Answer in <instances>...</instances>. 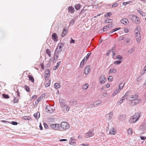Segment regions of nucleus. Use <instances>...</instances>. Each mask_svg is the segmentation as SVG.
Listing matches in <instances>:
<instances>
[{
	"instance_id": "nucleus-1",
	"label": "nucleus",
	"mask_w": 146,
	"mask_h": 146,
	"mask_svg": "<svg viewBox=\"0 0 146 146\" xmlns=\"http://www.w3.org/2000/svg\"><path fill=\"white\" fill-rule=\"evenodd\" d=\"M140 116V113L138 112L135 114V115L130 117L129 122L130 123L136 122L139 119Z\"/></svg>"
},
{
	"instance_id": "nucleus-2",
	"label": "nucleus",
	"mask_w": 146,
	"mask_h": 146,
	"mask_svg": "<svg viewBox=\"0 0 146 146\" xmlns=\"http://www.w3.org/2000/svg\"><path fill=\"white\" fill-rule=\"evenodd\" d=\"M128 17L134 23L136 24H139L140 23V20L139 17L135 15H129Z\"/></svg>"
},
{
	"instance_id": "nucleus-3",
	"label": "nucleus",
	"mask_w": 146,
	"mask_h": 146,
	"mask_svg": "<svg viewBox=\"0 0 146 146\" xmlns=\"http://www.w3.org/2000/svg\"><path fill=\"white\" fill-rule=\"evenodd\" d=\"M70 127L69 124L65 121L61 122L60 125L59 126L60 131H64L69 129Z\"/></svg>"
},
{
	"instance_id": "nucleus-4",
	"label": "nucleus",
	"mask_w": 146,
	"mask_h": 146,
	"mask_svg": "<svg viewBox=\"0 0 146 146\" xmlns=\"http://www.w3.org/2000/svg\"><path fill=\"white\" fill-rule=\"evenodd\" d=\"M94 135V130L90 129V131L84 134V137L86 138H88L92 137Z\"/></svg>"
},
{
	"instance_id": "nucleus-5",
	"label": "nucleus",
	"mask_w": 146,
	"mask_h": 146,
	"mask_svg": "<svg viewBox=\"0 0 146 146\" xmlns=\"http://www.w3.org/2000/svg\"><path fill=\"white\" fill-rule=\"evenodd\" d=\"M138 94L136 93L134 95H131L129 98L128 99L129 101H134L138 100Z\"/></svg>"
},
{
	"instance_id": "nucleus-6",
	"label": "nucleus",
	"mask_w": 146,
	"mask_h": 146,
	"mask_svg": "<svg viewBox=\"0 0 146 146\" xmlns=\"http://www.w3.org/2000/svg\"><path fill=\"white\" fill-rule=\"evenodd\" d=\"M50 126L51 128L54 130H59L60 124H51Z\"/></svg>"
},
{
	"instance_id": "nucleus-7",
	"label": "nucleus",
	"mask_w": 146,
	"mask_h": 146,
	"mask_svg": "<svg viewBox=\"0 0 146 146\" xmlns=\"http://www.w3.org/2000/svg\"><path fill=\"white\" fill-rule=\"evenodd\" d=\"M45 110L46 112L50 113H53L54 111V110L52 108V107L48 105L46 106Z\"/></svg>"
},
{
	"instance_id": "nucleus-8",
	"label": "nucleus",
	"mask_w": 146,
	"mask_h": 146,
	"mask_svg": "<svg viewBox=\"0 0 146 146\" xmlns=\"http://www.w3.org/2000/svg\"><path fill=\"white\" fill-rule=\"evenodd\" d=\"M61 107L62 108V110L64 112H67L70 109V107L66 104H62Z\"/></svg>"
},
{
	"instance_id": "nucleus-9",
	"label": "nucleus",
	"mask_w": 146,
	"mask_h": 146,
	"mask_svg": "<svg viewBox=\"0 0 146 146\" xmlns=\"http://www.w3.org/2000/svg\"><path fill=\"white\" fill-rule=\"evenodd\" d=\"M113 115L112 112H110L106 114L105 117L106 119L108 121H110L112 118Z\"/></svg>"
},
{
	"instance_id": "nucleus-10",
	"label": "nucleus",
	"mask_w": 146,
	"mask_h": 146,
	"mask_svg": "<svg viewBox=\"0 0 146 146\" xmlns=\"http://www.w3.org/2000/svg\"><path fill=\"white\" fill-rule=\"evenodd\" d=\"M90 71V66L89 65L87 66L86 67L84 71V73L86 75L88 74Z\"/></svg>"
},
{
	"instance_id": "nucleus-11",
	"label": "nucleus",
	"mask_w": 146,
	"mask_h": 146,
	"mask_svg": "<svg viewBox=\"0 0 146 146\" xmlns=\"http://www.w3.org/2000/svg\"><path fill=\"white\" fill-rule=\"evenodd\" d=\"M50 72L49 69H47L45 70V80H47L48 78L50 76Z\"/></svg>"
},
{
	"instance_id": "nucleus-12",
	"label": "nucleus",
	"mask_w": 146,
	"mask_h": 146,
	"mask_svg": "<svg viewBox=\"0 0 146 146\" xmlns=\"http://www.w3.org/2000/svg\"><path fill=\"white\" fill-rule=\"evenodd\" d=\"M99 80L100 83L103 84L106 81V79L104 76L102 75L100 77Z\"/></svg>"
},
{
	"instance_id": "nucleus-13",
	"label": "nucleus",
	"mask_w": 146,
	"mask_h": 146,
	"mask_svg": "<svg viewBox=\"0 0 146 146\" xmlns=\"http://www.w3.org/2000/svg\"><path fill=\"white\" fill-rule=\"evenodd\" d=\"M119 120L122 121H124L126 118V115L124 114H121L118 117Z\"/></svg>"
},
{
	"instance_id": "nucleus-14",
	"label": "nucleus",
	"mask_w": 146,
	"mask_h": 146,
	"mask_svg": "<svg viewBox=\"0 0 146 146\" xmlns=\"http://www.w3.org/2000/svg\"><path fill=\"white\" fill-rule=\"evenodd\" d=\"M52 39L54 42H56L58 40V36L57 34L56 33L52 34Z\"/></svg>"
},
{
	"instance_id": "nucleus-15",
	"label": "nucleus",
	"mask_w": 146,
	"mask_h": 146,
	"mask_svg": "<svg viewBox=\"0 0 146 146\" xmlns=\"http://www.w3.org/2000/svg\"><path fill=\"white\" fill-rule=\"evenodd\" d=\"M68 12L71 14H72L74 13L75 10L73 7L71 6H69L68 8Z\"/></svg>"
},
{
	"instance_id": "nucleus-16",
	"label": "nucleus",
	"mask_w": 146,
	"mask_h": 146,
	"mask_svg": "<svg viewBox=\"0 0 146 146\" xmlns=\"http://www.w3.org/2000/svg\"><path fill=\"white\" fill-rule=\"evenodd\" d=\"M121 22L123 24L127 25L129 23L128 20L127 19L124 18L123 19L121 20Z\"/></svg>"
},
{
	"instance_id": "nucleus-17",
	"label": "nucleus",
	"mask_w": 146,
	"mask_h": 146,
	"mask_svg": "<svg viewBox=\"0 0 146 146\" xmlns=\"http://www.w3.org/2000/svg\"><path fill=\"white\" fill-rule=\"evenodd\" d=\"M50 81L48 79V78L47 80H45L44 85L46 87H49L50 85Z\"/></svg>"
},
{
	"instance_id": "nucleus-18",
	"label": "nucleus",
	"mask_w": 146,
	"mask_h": 146,
	"mask_svg": "<svg viewBox=\"0 0 146 146\" xmlns=\"http://www.w3.org/2000/svg\"><path fill=\"white\" fill-rule=\"evenodd\" d=\"M91 54V53H88V54L86 56V57H85L84 59L82 60V62H86V61L88 59V58L90 56V54Z\"/></svg>"
},
{
	"instance_id": "nucleus-19",
	"label": "nucleus",
	"mask_w": 146,
	"mask_h": 146,
	"mask_svg": "<svg viewBox=\"0 0 146 146\" xmlns=\"http://www.w3.org/2000/svg\"><path fill=\"white\" fill-rule=\"evenodd\" d=\"M110 133L111 135H115L116 133V131L115 129L112 128L110 131Z\"/></svg>"
},
{
	"instance_id": "nucleus-20",
	"label": "nucleus",
	"mask_w": 146,
	"mask_h": 146,
	"mask_svg": "<svg viewBox=\"0 0 146 146\" xmlns=\"http://www.w3.org/2000/svg\"><path fill=\"white\" fill-rule=\"evenodd\" d=\"M34 116L36 119H38L40 117V113L39 112H37L34 114Z\"/></svg>"
},
{
	"instance_id": "nucleus-21",
	"label": "nucleus",
	"mask_w": 146,
	"mask_h": 146,
	"mask_svg": "<svg viewBox=\"0 0 146 146\" xmlns=\"http://www.w3.org/2000/svg\"><path fill=\"white\" fill-rule=\"evenodd\" d=\"M131 39L129 38H125L124 40V42L126 44H128L130 42Z\"/></svg>"
},
{
	"instance_id": "nucleus-22",
	"label": "nucleus",
	"mask_w": 146,
	"mask_h": 146,
	"mask_svg": "<svg viewBox=\"0 0 146 146\" xmlns=\"http://www.w3.org/2000/svg\"><path fill=\"white\" fill-rule=\"evenodd\" d=\"M120 91V89L118 88L116 89L112 94V96H114L116 95Z\"/></svg>"
},
{
	"instance_id": "nucleus-23",
	"label": "nucleus",
	"mask_w": 146,
	"mask_h": 146,
	"mask_svg": "<svg viewBox=\"0 0 146 146\" xmlns=\"http://www.w3.org/2000/svg\"><path fill=\"white\" fill-rule=\"evenodd\" d=\"M69 143L70 145H73L75 143V139H72L71 138L69 141Z\"/></svg>"
},
{
	"instance_id": "nucleus-24",
	"label": "nucleus",
	"mask_w": 146,
	"mask_h": 146,
	"mask_svg": "<svg viewBox=\"0 0 146 146\" xmlns=\"http://www.w3.org/2000/svg\"><path fill=\"white\" fill-rule=\"evenodd\" d=\"M140 102H141V100H139V99L137 100H135V101L134 102H131V104H133V105H136V104L139 103Z\"/></svg>"
},
{
	"instance_id": "nucleus-25",
	"label": "nucleus",
	"mask_w": 146,
	"mask_h": 146,
	"mask_svg": "<svg viewBox=\"0 0 146 146\" xmlns=\"http://www.w3.org/2000/svg\"><path fill=\"white\" fill-rule=\"evenodd\" d=\"M28 77L30 80L32 82H34V79L33 77L30 75H29Z\"/></svg>"
},
{
	"instance_id": "nucleus-26",
	"label": "nucleus",
	"mask_w": 146,
	"mask_h": 146,
	"mask_svg": "<svg viewBox=\"0 0 146 146\" xmlns=\"http://www.w3.org/2000/svg\"><path fill=\"white\" fill-rule=\"evenodd\" d=\"M81 6V5L80 4H78L75 5L74 7L76 10H78L80 9Z\"/></svg>"
},
{
	"instance_id": "nucleus-27",
	"label": "nucleus",
	"mask_w": 146,
	"mask_h": 146,
	"mask_svg": "<svg viewBox=\"0 0 146 146\" xmlns=\"http://www.w3.org/2000/svg\"><path fill=\"white\" fill-rule=\"evenodd\" d=\"M89 86V84H86L83 85L82 88L83 90H86L88 88Z\"/></svg>"
},
{
	"instance_id": "nucleus-28",
	"label": "nucleus",
	"mask_w": 146,
	"mask_h": 146,
	"mask_svg": "<svg viewBox=\"0 0 146 146\" xmlns=\"http://www.w3.org/2000/svg\"><path fill=\"white\" fill-rule=\"evenodd\" d=\"M120 29V28H115L114 29H113L110 32H109V33L110 34L114 32H115L117 31H118V30H119Z\"/></svg>"
},
{
	"instance_id": "nucleus-29",
	"label": "nucleus",
	"mask_w": 146,
	"mask_h": 146,
	"mask_svg": "<svg viewBox=\"0 0 146 146\" xmlns=\"http://www.w3.org/2000/svg\"><path fill=\"white\" fill-rule=\"evenodd\" d=\"M61 50H61L60 49L58 48V47H57L55 50V51L54 52V53H56V54H59L61 52Z\"/></svg>"
},
{
	"instance_id": "nucleus-30",
	"label": "nucleus",
	"mask_w": 146,
	"mask_h": 146,
	"mask_svg": "<svg viewBox=\"0 0 146 146\" xmlns=\"http://www.w3.org/2000/svg\"><path fill=\"white\" fill-rule=\"evenodd\" d=\"M129 93V91L127 92L123 96L124 98L126 99L127 100H128V99H127V97L128 96Z\"/></svg>"
},
{
	"instance_id": "nucleus-31",
	"label": "nucleus",
	"mask_w": 146,
	"mask_h": 146,
	"mask_svg": "<svg viewBox=\"0 0 146 146\" xmlns=\"http://www.w3.org/2000/svg\"><path fill=\"white\" fill-rule=\"evenodd\" d=\"M54 86L56 88L58 89L60 87V85L59 84L56 83L54 84Z\"/></svg>"
},
{
	"instance_id": "nucleus-32",
	"label": "nucleus",
	"mask_w": 146,
	"mask_h": 146,
	"mask_svg": "<svg viewBox=\"0 0 146 146\" xmlns=\"http://www.w3.org/2000/svg\"><path fill=\"white\" fill-rule=\"evenodd\" d=\"M112 15V13L109 12L107 13L104 15L105 17H108L111 15Z\"/></svg>"
},
{
	"instance_id": "nucleus-33",
	"label": "nucleus",
	"mask_w": 146,
	"mask_h": 146,
	"mask_svg": "<svg viewBox=\"0 0 146 146\" xmlns=\"http://www.w3.org/2000/svg\"><path fill=\"white\" fill-rule=\"evenodd\" d=\"M96 106L94 102L92 104L88 106V107L90 108H94Z\"/></svg>"
},
{
	"instance_id": "nucleus-34",
	"label": "nucleus",
	"mask_w": 146,
	"mask_h": 146,
	"mask_svg": "<svg viewBox=\"0 0 146 146\" xmlns=\"http://www.w3.org/2000/svg\"><path fill=\"white\" fill-rule=\"evenodd\" d=\"M64 46L63 44L62 43H61L60 44H59L57 47H58V48L62 50V48Z\"/></svg>"
},
{
	"instance_id": "nucleus-35",
	"label": "nucleus",
	"mask_w": 146,
	"mask_h": 146,
	"mask_svg": "<svg viewBox=\"0 0 146 146\" xmlns=\"http://www.w3.org/2000/svg\"><path fill=\"white\" fill-rule=\"evenodd\" d=\"M122 62L121 60H117L113 62V64L115 65H118L120 64Z\"/></svg>"
},
{
	"instance_id": "nucleus-36",
	"label": "nucleus",
	"mask_w": 146,
	"mask_h": 146,
	"mask_svg": "<svg viewBox=\"0 0 146 146\" xmlns=\"http://www.w3.org/2000/svg\"><path fill=\"white\" fill-rule=\"evenodd\" d=\"M124 84H123L122 82H121L119 85V88L118 89H120V90H121V89H122L124 86Z\"/></svg>"
},
{
	"instance_id": "nucleus-37",
	"label": "nucleus",
	"mask_w": 146,
	"mask_h": 146,
	"mask_svg": "<svg viewBox=\"0 0 146 146\" xmlns=\"http://www.w3.org/2000/svg\"><path fill=\"white\" fill-rule=\"evenodd\" d=\"M112 20L111 19H107L105 20V22L107 23H111L112 22Z\"/></svg>"
},
{
	"instance_id": "nucleus-38",
	"label": "nucleus",
	"mask_w": 146,
	"mask_h": 146,
	"mask_svg": "<svg viewBox=\"0 0 146 146\" xmlns=\"http://www.w3.org/2000/svg\"><path fill=\"white\" fill-rule=\"evenodd\" d=\"M67 30L65 29H64L63 32L62 33V34H61V36L62 37H64L67 33Z\"/></svg>"
},
{
	"instance_id": "nucleus-39",
	"label": "nucleus",
	"mask_w": 146,
	"mask_h": 146,
	"mask_svg": "<svg viewBox=\"0 0 146 146\" xmlns=\"http://www.w3.org/2000/svg\"><path fill=\"white\" fill-rule=\"evenodd\" d=\"M58 54L55 53H54V59L56 60H58Z\"/></svg>"
},
{
	"instance_id": "nucleus-40",
	"label": "nucleus",
	"mask_w": 146,
	"mask_h": 146,
	"mask_svg": "<svg viewBox=\"0 0 146 146\" xmlns=\"http://www.w3.org/2000/svg\"><path fill=\"white\" fill-rule=\"evenodd\" d=\"M116 59H119L121 60L123 59V57L120 55H118L115 56Z\"/></svg>"
},
{
	"instance_id": "nucleus-41",
	"label": "nucleus",
	"mask_w": 146,
	"mask_h": 146,
	"mask_svg": "<svg viewBox=\"0 0 146 146\" xmlns=\"http://www.w3.org/2000/svg\"><path fill=\"white\" fill-rule=\"evenodd\" d=\"M46 53L50 57L51 56L50 52L49 49H47L46 50Z\"/></svg>"
},
{
	"instance_id": "nucleus-42",
	"label": "nucleus",
	"mask_w": 146,
	"mask_h": 146,
	"mask_svg": "<svg viewBox=\"0 0 146 146\" xmlns=\"http://www.w3.org/2000/svg\"><path fill=\"white\" fill-rule=\"evenodd\" d=\"M74 19H72L71 20L70 22L69 23V25L72 26L74 24Z\"/></svg>"
},
{
	"instance_id": "nucleus-43",
	"label": "nucleus",
	"mask_w": 146,
	"mask_h": 146,
	"mask_svg": "<svg viewBox=\"0 0 146 146\" xmlns=\"http://www.w3.org/2000/svg\"><path fill=\"white\" fill-rule=\"evenodd\" d=\"M124 98H125L123 96L121 98L120 100H119L118 102V103H119L120 104H121L123 102V101L124 100Z\"/></svg>"
},
{
	"instance_id": "nucleus-44",
	"label": "nucleus",
	"mask_w": 146,
	"mask_h": 146,
	"mask_svg": "<svg viewBox=\"0 0 146 146\" xmlns=\"http://www.w3.org/2000/svg\"><path fill=\"white\" fill-rule=\"evenodd\" d=\"M6 99H8L9 98V96L8 95L5 94H3L2 95Z\"/></svg>"
},
{
	"instance_id": "nucleus-45",
	"label": "nucleus",
	"mask_w": 146,
	"mask_h": 146,
	"mask_svg": "<svg viewBox=\"0 0 146 146\" xmlns=\"http://www.w3.org/2000/svg\"><path fill=\"white\" fill-rule=\"evenodd\" d=\"M137 11L142 16L144 15V13L140 9L137 10Z\"/></svg>"
},
{
	"instance_id": "nucleus-46",
	"label": "nucleus",
	"mask_w": 146,
	"mask_h": 146,
	"mask_svg": "<svg viewBox=\"0 0 146 146\" xmlns=\"http://www.w3.org/2000/svg\"><path fill=\"white\" fill-rule=\"evenodd\" d=\"M128 133L129 134H131L133 132L132 130L131 129L129 128L128 130Z\"/></svg>"
},
{
	"instance_id": "nucleus-47",
	"label": "nucleus",
	"mask_w": 146,
	"mask_h": 146,
	"mask_svg": "<svg viewBox=\"0 0 146 146\" xmlns=\"http://www.w3.org/2000/svg\"><path fill=\"white\" fill-rule=\"evenodd\" d=\"M94 103L96 104V106H97V105H99L100 104H101L102 103V101L100 100H99L98 101H96L94 102Z\"/></svg>"
},
{
	"instance_id": "nucleus-48",
	"label": "nucleus",
	"mask_w": 146,
	"mask_h": 146,
	"mask_svg": "<svg viewBox=\"0 0 146 146\" xmlns=\"http://www.w3.org/2000/svg\"><path fill=\"white\" fill-rule=\"evenodd\" d=\"M131 2V1H130L127 2H123V5H126L127 4L130 3Z\"/></svg>"
},
{
	"instance_id": "nucleus-49",
	"label": "nucleus",
	"mask_w": 146,
	"mask_h": 146,
	"mask_svg": "<svg viewBox=\"0 0 146 146\" xmlns=\"http://www.w3.org/2000/svg\"><path fill=\"white\" fill-rule=\"evenodd\" d=\"M103 30L104 31H106L107 30H108L109 29L108 28V25L105 26L103 28Z\"/></svg>"
},
{
	"instance_id": "nucleus-50",
	"label": "nucleus",
	"mask_w": 146,
	"mask_h": 146,
	"mask_svg": "<svg viewBox=\"0 0 146 146\" xmlns=\"http://www.w3.org/2000/svg\"><path fill=\"white\" fill-rule=\"evenodd\" d=\"M135 36H140V32L139 31H136V32L135 31Z\"/></svg>"
},
{
	"instance_id": "nucleus-51",
	"label": "nucleus",
	"mask_w": 146,
	"mask_h": 146,
	"mask_svg": "<svg viewBox=\"0 0 146 146\" xmlns=\"http://www.w3.org/2000/svg\"><path fill=\"white\" fill-rule=\"evenodd\" d=\"M23 118L25 120H29L31 117L29 116H25L23 117Z\"/></svg>"
},
{
	"instance_id": "nucleus-52",
	"label": "nucleus",
	"mask_w": 146,
	"mask_h": 146,
	"mask_svg": "<svg viewBox=\"0 0 146 146\" xmlns=\"http://www.w3.org/2000/svg\"><path fill=\"white\" fill-rule=\"evenodd\" d=\"M142 78L141 76L138 77L137 78V81L138 82L140 81L142 79Z\"/></svg>"
},
{
	"instance_id": "nucleus-53",
	"label": "nucleus",
	"mask_w": 146,
	"mask_h": 146,
	"mask_svg": "<svg viewBox=\"0 0 146 146\" xmlns=\"http://www.w3.org/2000/svg\"><path fill=\"white\" fill-rule=\"evenodd\" d=\"M25 88L26 90L28 92H29V87L27 86H25Z\"/></svg>"
},
{
	"instance_id": "nucleus-54",
	"label": "nucleus",
	"mask_w": 146,
	"mask_h": 146,
	"mask_svg": "<svg viewBox=\"0 0 146 146\" xmlns=\"http://www.w3.org/2000/svg\"><path fill=\"white\" fill-rule=\"evenodd\" d=\"M113 80V77L112 76H110L108 79V80L109 81H111Z\"/></svg>"
},
{
	"instance_id": "nucleus-55",
	"label": "nucleus",
	"mask_w": 146,
	"mask_h": 146,
	"mask_svg": "<svg viewBox=\"0 0 146 146\" xmlns=\"http://www.w3.org/2000/svg\"><path fill=\"white\" fill-rule=\"evenodd\" d=\"M86 62H82V61L80 63V66L81 67V68L83 67L84 66V63H86Z\"/></svg>"
},
{
	"instance_id": "nucleus-56",
	"label": "nucleus",
	"mask_w": 146,
	"mask_h": 146,
	"mask_svg": "<svg viewBox=\"0 0 146 146\" xmlns=\"http://www.w3.org/2000/svg\"><path fill=\"white\" fill-rule=\"evenodd\" d=\"M108 26V29H110L113 27V25L112 24L110 23L109 24Z\"/></svg>"
},
{
	"instance_id": "nucleus-57",
	"label": "nucleus",
	"mask_w": 146,
	"mask_h": 146,
	"mask_svg": "<svg viewBox=\"0 0 146 146\" xmlns=\"http://www.w3.org/2000/svg\"><path fill=\"white\" fill-rule=\"evenodd\" d=\"M11 124L13 125H17L18 124V123L16 121H12Z\"/></svg>"
},
{
	"instance_id": "nucleus-58",
	"label": "nucleus",
	"mask_w": 146,
	"mask_h": 146,
	"mask_svg": "<svg viewBox=\"0 0 146 146\" xmlns=\"http://www.w3.org/2000/svg\"><path fill=\"white\" fill-rule=\"evenodd\" d=\"M134 51V49L133 48H132L128 52V53L129 54H130L132 53Z\"/></svg>"
},
{
	"instance_id": "nucleus-59",
	"label": "nucleus",
	"mask_w": 146,
	"mask_h": 146,
	"mask_svg": "<svg viewBox=\"0 0 146 146\" xmlns=\"http://www.w3.org/2000/svg\"><path fill=\"white\" fill-rule=\"evenodd\" d=\"M72 104L74 105H75L77 104V102L76 100H73L72 102Z\"/></svg>"
},
{
	"instance_id": "nucleus-60",
	"label": "nucleus",
	"mask_w": 146,
	"mask_h": 146,
	"mask_svg": "<svg viewBox=\"0 0 146 146\" xmlns=\"http://www.w3.org/2000/svg\"><path fill=\"white\" fill-rule=\"evenodd\" d=\"M75 42V41L74 40L72 39V38H71V40L70 41V43H74Z\"/></svg>"
},
{
	"instance_id": "nucleus-61",
	"label": "nucleus",
	"mask_w": 146,
	"mask_h": 146,
	"mask_svg": "<svg viewBox=\"0 0 146 146\" xmlns=\"http://www.w3.org/2000/svg\"><path fill=\"white\" fill-rule=\"evenodd\" d=\"M118 5V3H115L113 4L112 5V7H115Z\"/></svg>"
},
{
	"instance_id": "nucleus-62",
	"label": "nucleus",
	"mask_w": 146,
	"mask_h": 146,
	"mask_svg": "<svg viewBox=\"0 0 146 146\" xmlns=\"http://www.w3.org/2000/svg\"><path fill=\"white\" fill-rule=\"evenodd\" d=\"M18 101V99H17L16 97H14V99L13 100V102L14 103H17Z\"/></svg>"
},
{
	"instance_id": "nucleus-63",
	"label": "nucleus",
	"mask_w": 146,
	"mask_h": 146,
	"mask_svg": "<svg viewBox=\"0 0 146 146\" xmlns=\"http://www.w3.org/2000/svg\"><path fill=\"white\" fill-rule=\"evenodd\" d=\"M140 29V27L139 26H137L136 28L135 32H136L137 31H139V30Z\"/></svg>"
},
{
	"instance_id": "nucleus-64",
	"label": "nucleus",
	"mask_w": 146,
	"mask_h": 146,
	"mask_svg": "<svg viewBox=\"0 0 146 146\" xmlns=\"http://www.w3.org/2000/svg\"><path fill=\"white\" fill-rule=\"evenodd\" d=\"M37 96L36 95H34L32 96V99L33 100H35L37 98Z\"/></svg>"
}]
</instances>
